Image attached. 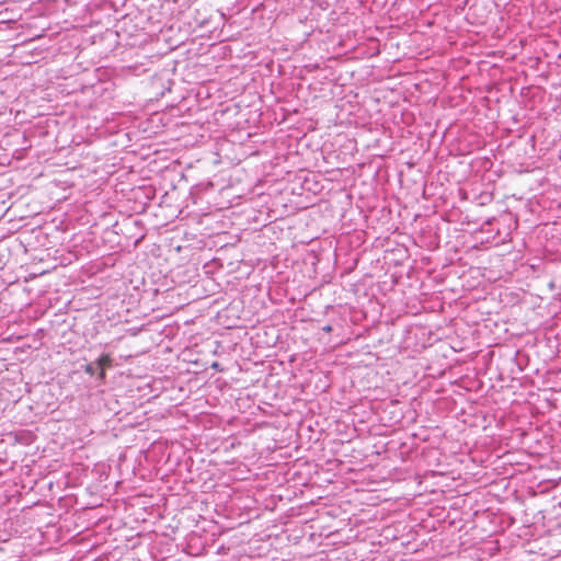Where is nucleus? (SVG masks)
Here are the masks:
<instances>
[{"label":"nucleus","instance_id":"f03ea898","mask_svg":"<svg viewBox=\"0 0 561 561\" xmlns=\"http://www.w3.org/2000/svg\"><path fill=\"white\" fill-rule=\"evenodd\" d=\"M84 371L90 375V376H93L95 374V368L93 366V364H87L84 366Z\"/></svg>","mask_w":561,"mask_h":561},{"label":"nucleus","instance_id":"f257e3e1","mask_svg":"<svg viewBox=\"0 0 561 561\" xmlns=\"http://www.w3.org/2000/svg\"><path fill=\"white\" fill-rule=\"evenodd\" d=\"M95 363H96L98 367L100 368L99 378L101 380H104L105 379V368L112 366V358H111V356L108 354H102L96 359Z\"/></svg>","mask_w":561,"mask_h":561},{"label":"nucleus","instance_id":"7ed1b4c3","mask_svg":"<svg viewBox=\"0 0 561 561\" xmlns=\"http://www.w3.org/2000/svg\"><path fill=\"white\" fill-rule=\"evenodd\" d=\"M322 331H324V332H327V333H330V332L332 331V327H331L330 324L324 325V327L322 328Z\"/></svg>","mask_w":561,"mask_h":561}]
</instances>
